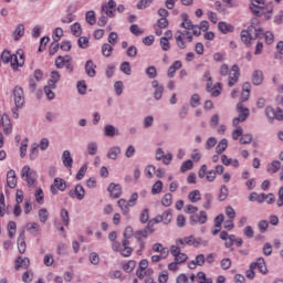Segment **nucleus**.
<instances>
[{
  "label": "nucleus",
  "mask_w": 283,
  "mask_h": 283,
  "mask_svg": "<svg viewBox=\"0 0 283 283\" xmlns=\"http://www.w3.org/2000/svg\"><path fill=\"white\" fill-rule=\"evenodd\" d=\"M7 185L10 189H14L17 187V172L14 169H10L7 172Z\"/></svg>",
  "instance_id": "4be33fe9"
},
{
  "label": "nucleus",
  "mask_w": 283,
  "mask_h": 283,
  "mask_svg": "<svg viewBox=\"0 0 283 283\" xmlns=\"http://www.w3.org/2000/svg\"><path fill=\"white\" fill-rule=\"evenodd\" d=\"M53 186L56 187L57 191H65V189H67V182L65 181V179L63 178H55L53 181Z\"/></svg>",
  "instance_id": "f704fd0d"
},
{
  "label": "nucleus",
  "mask_w": 283,
  "mask_h": 283,
  "mask_svg": "<svg viewBox=\"0 0 283 283\" xmlns=\"http://www.w3.org/2000/svg\"><path fill=\"white\" fill-rule=\"evenodd\" d=\"M9 207H6V196L3 193H0V218H3L6 213L8 212Z\"/></svg>",
  "instance_id": "a18cd8bd"
},
{
  "label": "nucleus",
  "mask_w": 283,
  "mask_h": 283,
  "mask_svg": "<svg viewBox=\"0 0 283 283\" xmlns=\"http://www.w3.org/2000/svg\"><path fill=\"white\" fill-rule=\"evenodd\" d=\"M163 191V181L161 180H157L151 188V193L153 196H158V193H161Z\"/></svg>",
  "instance_id": "bf43d9fd"
},
{
  "label": "nucleus",
  "mask_w": 283,
  "mask_h": 283,
  "mask_svg": "<svg viewBox=\"0 0 283 283\" xmlns=\"http://www.w3.org/2000/svg\"><path fill=\"white\" fill-rule=\"evenodd\" d=\"M190 106L193 107V108L200 106V95L193 94L190 97Z\"/></svg>",
  "instance_id": "774afa93"
},
{
  "label": "nucleus",
  "mask_w": 283,
  "mask_h": 283,
  "mask_svg": "<svg viewBox=\"0 0 283 283\" xmlns=\"http://www.w3.org/2000/svg\"><path fill=\"white\" fill-rule=\"evenodd\" d=\"M174 39L179 50H187V43H191L193 41V34H191V31L177 30Z\"/></svg>",
  "instance_id": "20e7f679"
},
{
  "label": "nucleus",
  "mask_w": 283,
  "mask_h": 283,
  "mask_svg": "<svg viewBox=\"0 0 283 283\" xmlns=\"http://www.w3.org/2000/svg\"><path fill=\"white\" fill-rule=\"evenodd\" d=\"M146 76H148L150 80L157 78L158 77V70L156 66H148L145 71Z\"/></svg>",
  "instance_id": "603ef678"
},
{
  "label": "nucleus",
  "mask_w": 283,
  "mask_h": 283,
  "mask_svg": "<svg viewBox=\"0 0 283 283\" xmlns=\"http://www.w3.org/2000/svg\"><path fill=\"white\" fill-rule=\"evenodd\" d=\"M227 147H229V140L227 138L221 139L216 147V154H223V151H227Z\"/></svg>",
  "instance_id": "ea45409f"
},
{
  "label": "nucleus",
  "mask_w": 283,
  "mask_h": 283,
  "mask_svg": "<svg viewBox=\"0 0 283 283\" xmlns=\"http://www.w3.org/2000/svg\"><path fill=\"white\" fill-rule=\"evenodd\" d=\"M250 10L256 17L264 15L265 19H271L273 14V3H268L264 0H251Z\"/></svg>",
  "instance_id": "f257e3e1"
},
{
  "label": "nucleus",
  "mask_w": 283,
  "mask_h": 283,
  "mask_svg": "<svg viewBox=\"0 0 283 283\" xmlns=\"http://www.w3.org/2000/svg\"><path fill=\"white\" fill-rule=\"evenodd\" d=\"M172 202L174 197L171 196V193H166L161 199L163 207H171Z\"/></svg>",
  "instance_id": "680f3d73"
},
{
  "label": "nucleus",
  "mask_w": 283,
  "mask_h": 283,
  "mask_svg": "<svg viewBox=\"0 0 283 283\" xmlns=\"http://www.w3.org/2000/svg\"><path fill=\"white\" fill-rule=\"evenodd\" d=\"M34 197L38 205H43V202H45V195L43 193V189L36 188Z\"/></svg>",
  "instance_id": "8fccbe9b"
},
{
  "label": "nucleus",
  "mask_w": 283,
  "mask_h": 283,
  "mask_svg": "<svg viewBox=\"0 0 283 283\" xmlns=\"http://www.w3.org/2000/svg\"><path fill=\"white\" fill-rule=\"evenodd\" d=\"M112 52H114V48L112 46V44L105 43L102 46V54L103 56L109 57L112 56Z\"/></svg>",
  "instance_id": "052dcab7"
},
{
  "label": "nucleus",
  "mask_w": 283,
  "mask_h": 283,
  "mask_svg": "<svg viewBox=\"0 0 283 283\" xmlns=\"http://www.w3.org/2000/svg\"><path fill=\"white\" fill-rule=\"evenodd\" d=\"M71 32L73 36H81L83 34V27H81V23L75 22L71 25Z\"/></svg>",
  "instance_id": "de8ad7c7"
},
{
  "label": "nucleus",
  "mask_w": 283,
  "mask_h": 283,
  "mask_svg": "<svg viewBox=\"0 0 283 283\" xmlns=\"http://www.w3.org/2000/svg\"><path fill=\"white\" fill-rule=\"evenodd\" d=\"M27 231H29L32 235H39V231H41V226L36 222H29L27 224Z\"/></svg>",
  "instance_id": "4c0bfd02"
},
{
  "label": "nucleus",
  "mask_w": 283,
  "mask_h": 283,
  "mask_svg": "<svg viewBox=\"0 0 283 283\" xmlns=\"http://www.w3.org/2000/svg\"><path fill=\"white\" fill-rule=\"evenodd\" d=\"M77 45L81 48V50H87V48H90V38L80 35Z\"/></svg>",
  "instance_id": "3c124183"
},
{
  "label": "nucleus",
  "mask_w": 283,
  "mask_h": 283,
  "mask_svg": "<svg viewBox=\"0 0 283 283\" xmlns=\"http://www.w3.org/2000/svg\"><path fill=\"white\" fill-rule=\"evenodd\" d=\"M218 28L222 34H229V32H233V30H234L233 25H231L227 22H219Z\"/></svg>",
  "instance_id": "e433bc0d"
},
{
  "label": "nucleus",
  "mask_w": 283,
  "mask_h": 283,
  "mask_svg": "<svg viewBox=\"0 0 283 283\" xmlns=\"http://www.w3.org/2000/svg\"><path fill=\"white\" fill-rule=\"evenodd\" d=\"M160 216H161L164 224H169V222H171V219L174 218V213L171 212V209L166 210Z\"/></svg>",
  "instance_id": "4d7b16f0"
},
{
  "label": "nucleus",
  "mask_w": 283,
  "mask_h": 283,
  "mask_svg": "<svg viewBox=\"0 0 283 283\" xmlns=\"http://www.w3.org/2000/svg\"><path fill=\"white\" fill-rule=\"evenodd\" d=\"M72 56L71 55H65V56H57L55 60V66L57 67V70H63V67H65V64L69 62V60H71Z\"/></svg>",
  "instance_id": "473e14b6"
},
{
  "label": "nucleus",
  "mask_w": 283,
  "mask_h": 283,
  "mask_svg": "<svg viewBox=\"0 0 283 283\" xmlns=\"http://www.w3.org/2000/svg\"><path fill=\"white\" fill-rule=\"evenodd\" d=\"M15 108L12 109L13 118H19L18 109H21L25 105V95L22 97H13Z\"/></svg>",
  "instance_id": "412c9836"
},
{
  "label": "nucleus",
  "mask_w": 283,
  "mask_h": 283,
  "mask_svg": "<svg viewBox=\"0 0 283 283\" xmlns=\"http://www.w3.org/2000/svg\"><path fill=\"white\" fill-rule=\"evenodd\" d=\"M227 198H229V188L226 185H223L220 188L219 200L220 202H224Z\"/></svg>",
  "instance_id": "13d9d810"
},
{
  "label": "nucleus",
  "mask_w": 283,
  "mask_h": 283,
  "mask_svg": "<svg viewBox=\"0 0 283 283\" xmlns=\"http://www.w3.org/2000/svg\"><path fill=\"white\" fill-rule=\"evenodd\" d=\"M102 12L109 19H114V17H116V1L108 0L107 3L102 6Z\"/></svg>",
  "instance_id": "9b49d317"
},
{
  "label": "nucleus",
  "mask_w": 283,
  "mask_h": 283,
  "mask_svg": "<svg viewBox=\"0 0 283 283\" xmlns=\"http://www.w3.org/2000/svg\"><path fill=\"white\" fill-rule=\"evenodd\" d=\"M251 269H258L263 275H266L269 273V269L266 268V261H264V258H259L255 262H252Z\"/></svg>",
  "instance_id": "4468645a"
},
{
  "label": "nucleus",
  "mask_w": 283,
  "mask_h": 283,
  "mask_svg": "<svg viewBox=\"0 0 283 283\" xmlns=\"http://www.w3.org/2000/svg\"><path fill=\"white\" fill-rule=\"evenodd\" d=\"M61 222H54V227L57 229V231H61L62 233L65 232V227H69L70 224V212L67 210L62 209L60 213Z\"/></svg>",
  "instance_id": "1a4fd4ad"
},
{
  "label": "nucleus",
  "mask_w": 283,
  "mask_h": 283,
  "mask_svg": "<svg viewBox=\"0 0 283 283\" xmlns=\"http://www.w3.org/2000/svg\"><path fill=\"white\" fill-rule=\"evenodd\" d=\"M9 238L12 240L17 235V222L10 221L7 226Z\"/></svg>",
  "instance_id": "864d4df0"
},
{
  "label": "nucleus",
  "mask_w": 283,
  "mask_h": 283,
  "mask_svg": "<svg viewBox=\"0 0 283 283\" xmlns=\"http://www.w3.org/2000/svg\"><path fill=\"white\" fill-rule=\"evenodd\" d=\"M25 249H28V245L25 244V231L22 230L18 237V251L23 254L25 253Z\"/></svg>",
  "instance_id": "b1692460"
},
{
  "label": "nucleus",
  "mask_w": 283,
  "mask_h": 283,
  "mask_svg": "<svg viewBox=\"0 0 283 283\" xmlns=\"http://www.w3.org/2000/svg\"><path fill=\"white\" fill-rule=\"evenodd\" d=\"M25 34V25L22 23L18 24L13 31L14 41H19Z\"/></svg>",
  "instance_id": "7c9ffc66"
},
{
  "label": "nucleus",
  "mask_w": 283,
  "mask_h": 283,
  "mask_svg": "<svg viewBox=\"0 0 283 283\" xmlns=\"http://www.w3.org/2000/svg\"><path fill=\"white\" fill-rule=\"evenodd\" d=\"M264 36L265 39V43L268 45H271L273 43V41H275V35H273V32L271 31H265L264 32V29H262V32H261V39Z\"/></svg>",
  "instance_id": "37998d69"
},
{
  "label": "nucleus",
  "mask_w": 283,
  "mask_h": 283,
  "mask_svg": "<svg viewBox=\"0 0 283 283\" xmlns=\"http://www.w3.org/2000/svg\"><path fill=\"white\" fill-rule=\"evenodd\" d=\"M151 87L155 88V92H154V98L155 101H160V98H163V94L165 92V86L160 85L158 83V80H154L151 82Z\"/></svg>",
  "instance_id": "f3484780"
},
{
  "label": "nucleus",
  "mask_w": 283,
  "mask_h": 283,
  "mask_svg": "<svg viewBox=\"0 0 283 283\" xmlns=\"http://www.w3.org/2000/svg\"><path fill=\"white\" fill-rule=\"evenodd\" d=\"M21 178L24 179L28 187H34V182H36V171H34L30 166H23L21 169Z\"/></svg>",
  "instance_id": "423d86ee"
},
{
  "label": "nucleus",
  "mask_w": 283,
  "mask_h": 283,
  "mask_svg": "<svg viewBox=\"0 0 283 283\" xmlns=\"http://www.w3.org/2000/svg\"><path fill=\"white\" fill-rule=\"evenodd\" d=\"M30 266V259L18 256L14 261V269L19 271V269H28Z\"/></svg>",
  "instance_id": "5701e85b"
},
{
  "label": "nucleus",
  "mask_w": 283,
  "mask_h": 283,
  "mask_svg": "<svg viewBox=\"0 0 283 283\" xmlns=\"http://www.w3.org/2000/svg\"><path fill=\"white\" fill-rule=\"evenodd\" d=\"M125 85L123 84V81H117L114 83V90H115V94L117 96H120L123 94V90H124Z\"/></svg>",
  "instance_id": "69168bd1"
},
{
  "label": "nucleus",
  "mask_w": 283,
  "mask_h": 283,
  "mask_svg": "<svg viewBox=\"0 0 283 283\" xmlns=\"http://www.w3.org/2000/svg\"><path fill=\"white\" fill-rule=\"evenodd\" d=\"M180 249L182 248L177 244L170 247V253L175 258V262L177 264H182V262H187V260H189V256L186 253L181 252Z\"/></svg>",
  "instance_id": "6e6552de"
},
{
  "label": "nucleus",
  "mask_w": 283,
  "mask_h": 283,
  "mask_svg": "<svg viewBox=\"0 0 283 283\" xmlns=\"http://www.w3.org/2000/svg\"><path fill=\"white\" fill-rule=\"evenodd\" d=\"M282 168V163L279 160H274L271 165L268 166L266 171L268 174H277V170Z\"/></svg>",
  "instance_id": "a19ab883"
},
{
  "label": "nucleus",
  "mask_w": 283,
  "mask_h": 283,
  "mask_svg": "<svg viewBox=\"0 0 283 283\" xmlns=\"http://www.w3.org/2000/svg\"><path fill=\"white\" fill-rule=\"evenodd\" d=\"M201 243V238H196L195 235L185 237L184 239H177L176 244L177 247H180L181 249H185V247H195V249H198Z\"/></svg>",
  "instance_id": "39448f33"
},
{
  "label": "nucleus",
  "mask_w": 283,
  "mask_h": 283,
  "mask_svg": "<svg viewBox=\"0 0 283 283\" xmlns=\"http://www.w3.org/2000/svg\"><path fill=\"white\" fill-rule=\"evenodd\" d=\"M265 116L270 123H273V120H275V111L273 109V107H265Z\"/></svg>",
  "instance_id": "e2e57ef3"
},
{
  "label": "nucleus",
  "mask_w": 283,
  "mask_h": 283,
  "mask_svg": "<svg viewBox=\"0 0 283 283\" xmlns=\"http://www.w3.org/2000/svg\"><path fill=\"white\" fill-rule=\"evenodd\" d=\"M255 39H262V28L250 25L247 30L241 31V41L248 48L251 46V41H255Z\"/></svg>",
  "instance_id": "7ed1b4c3"
},
{
  "label": "nucleus",
  "mask_w": 283,
  "mask_h": 283,
  "mask_svg": "<svg viewBox=\"0 0 283 283\" xmlns=\"http://www.w3.org/2000/svg\"><path fill=\"white\" fill-rule=\"evenodd\" d=\"M153 251H155V253H161L163 258H167L169 255V249L163 247V243H155L153 245Z\"/></svg>",
  "instance_id": "72a5a7b5"
},
{
  "label": "nucleus",
  "mask_w": 283,
  "mask_h": 283,
  "mask_svg": "<svg viewBox=\"0 0 283 283\" xmlns=\"http://www.w3.org/2000/svg\"><path fill=\"white\" fill-rule=\"evenodd\" d=\"M85 72L91 78H94V76H96V64H94L92 60L86 61Z\"/></svg>",
  "instance_id": "c85d7f7f"
},
{
  "label": "nucleus",
  "mask_w": 283,
  "mask_h": 283,
  "mask_svg": "<svg viewBox=\"0 0 283 283\" xmlns=\"http://www.w3.org/2000/svg\"><path fill=\"white\" fill-rule=\"evenodd\" d=\"M219 74L221 76H229L228 86L233 87V85H235V83L240 81V66H238V64H234L229 71V65L222 64L219 70Z\"/></svg>",
  "instance_id": "f03ea898"
},
{
  "label": "nucleus",
  "mask_w": 283,
  "mask_h": 283,
  "mask_svg": "<svg viewBox=\"0 0 283 283\" xmlns=\"http://www.w3.org/2000/svg\"><path fill=\"white\" fill-rule=\"evenodd\" d=\"M59 81H61V73H59V71H52L48 85H50V87H56V83H59Z\"/></svg>",
  "instance_id": "2f4dec72"
},
{
  "label": "nucleus",
  "mask_w": 283,
  "mask_h": 283,
  "mask_svg": "<svg viewBox=\"0 0 283 283\" xmlns=\"http://www.w3.org/2000/svg\"><path fill=\"white\" fill-rule=\"evenodd\" d=\"M122 154L120 146H113L107 151V158L109 160H118V156Z\"/></svg>",
  "instance_id": "393cba45"
},
{
  "label": "nucleus",
  "mask_w": 283,
  "mask_h": 283,
  "mask_svg": "<svg viewBox=\"0 0 283 283\" xmlns=\"http://www.w3.org/2000/svg\"><path fill=\"white\" fill-rule=\"evenodd\" d=\"M38 216H39L40 222H42V223H44V224H45V223L48 222V220L50 219V212H49L48 209H45V208L40 209L39 212H38Z\"/></svg>",
  "instance_id": "c03bdc74"
},
{
  "label": "nucleus",
  "mask_w": 283,
  "mask_h": 283,
  "mask_svg": "<svg viewBox=\"0 0 283 283\" xmlns=\"http://www.w3.org/2000/svg\"><path fill=\"white\" fill-rule=\"evenodd\" d=\"M62 163L66 169H72V165H74V159L72 158V153L70 150H64L62 154Z\"/></svg>",
  "instance_id": "aec40b11"
},
{
  "label": "nucleus",
  "mask_w": 283,
  "mask_h": 283,
  "mask_svg": "<svg viewBox=\"0 0 283 283\" xmlns=\"http://www.w3.org/2000/svg\"><path fill=\"white\" fill-rule=\"evenodd\" d=\"M118 128H115L114 125L107 124L104 126V135L107 136V138H114V136H118Z\"/></svg>",
  "instance_id": "cd10ccee"
},
{
  "label": "nucleus",
  "mask_w": 283,
  "mask_h": 283,
  "mask_svg": "<svg viewBox=\"0 0 283 283\" xmlns=\"http://www.w3.org/2000/svg\"><path fill=\"white\" fill-rule=\"evenodd\" d=\"M107 191L111 193V198H120L123 196V187L120 185L112 182L109 184Z\"/></svg>",
  "instance_id": "2eb2a0df"
},
{
  "label": "nucleus",
  "mask_w": 283,
  "mask_h": 283,
  "mask_svg": "<svg viewBox=\"0 0 283 283\" xmlns=\"http://www.w3.org/2000/svg\"><path fill=\"white\" fill-rule=\"evenodd\" d=\"M237 112H239V117L241 118V120H247V118H249V108L244 107V104L242 102H239L237 104Z\"/></svg>",
  "instance_id": "a878e982"
},
{
  "label": "nucleus",
  "mask_w": 283,
  "mask_h": 283,
  "mask_svg": "<svg viewBox=\"0 0 283 283\" xmlns=\"http://www.w3.org/2000/svg\"><path fill=\"white\" fill-rule=\"evenodd\" d=\"M88 156H96L98 154V143L88 142L86 145Z\"/></svg>",
  "instance_id": "c9c22d12"
},
{
  "label": "nucleus",
  "mask_w": 283,
  "mask_h": 283,
  "mask_svg": "<svg viewBox=\"0 0 283 283\" xmlns=\"http://www.w3.org/2000/svg\"><path fill=\"white\" fill-rule=\"evenodd\" d=\"M119 70L123 74H126V76H132V64H129V62H123Z\"/></svg>",
  "instance_id": "6e6d98bb"
},
{
  "label": "nucleus",
  "mask_w": 283,
  "mask_h": 283,
  "mask_svg": "<svg viewBox=\"0 0 283 283\" xmlns=\"http://www.w3.org/2000/svg\"><path fill=\"white\" fill-rule=\"evenodd\" d=\"M117 205H118V207H119V209H120V211H122V213H123L124 216H127V214L129 213V207H132V206H129V203H128L127 200H125V199H119V200L117 201Z\"/></svg>",
  "instance_id": "58836bf2"
},
{
  "label": "nucleus",
  "mask_w": 283,
  "mask_h": 283,
  "mask_svg": "<svg viewBox=\"0 0 283 283\" xmlns=\"http://www.w3.org/2000/svg\"><path fill=\"white\" fill-rule=\"evenodd\" d=\"M53 41H55L56 43H59L61 41V38L63 36V29L62 28H56L53 31Z\"/></svg>",
  "instance_id": "338daca9"
},
{
  "label": "nucleus",
  "mask_w": 283,
  "mask_h": 283,
  "mask_svg": "<svg viewBox=\"0 0 283 283\" xmlns=\"http://www.w3.org/2000/svg\"><path fill=\"white\" fill-rule=\"evenodd\" d=\"M151 233H154V228L147 226L145 229L136 231L134 238L135 240H147Z\"/></svg>",
  "instance_id": "dca6fc26"
},
{
  "label": "nucleus",
  "mask_w": 283,
  "mask_h": 283,
  "mask_svg": "<svg viewBox=\"0 0 283 283\" xmlns=\"http://www.w3.org/2000/svg\"><path fill=\"white\" fill-rule=\"evenodd\" d=\"M181 24L180 28H184V30H191L196 24L191 20H189V14L187 13H181Z\"/></svg>",
  "instance_id": "bb28decb"
},
{
  "label": "nucleus",
  "mask_w": 283,
  "mask_h": 283,
  "mask_svg": "<svg viewBox=\"0 0 283 283\" xmlns=\"http://www.w3.org/2000/svg\"><path fill=\"white\" fill-rule=\"evenodd\" d=\"M160 46L164 52H169V50L171 49V44L169 43V39H167V36H163L160 39Z\"/></svg>",
  "instance_id": "0e129e2a"
},
{
  "label": "nucleus",
  "mask_w": 283,
  "mask_h": 283,
  "mask_svg": "<svg viewBox=\"0 0 283 283\" xmlns=\"http://www.w3.org/2000/svg\"><path fill=\"white\" fill-rule=\"evenodd\" d=\"M10 63L12 70L14 71L19 70V67H23L25 64V55H23V50H18L17 54H12Z\"/></svg>",
  "instance_id": "0eeeda50"
},
{
  "label": "nucleus",
  "mask_w": 283,
  "mask_h": 283,
  "mask_svg": "<svg viewBox=\"0 0 283 283\" xmlns=\"http://www.w3.org/2000/svg\"><path fill=\"white\" fill-rule=\"evenodd\" d=\"M70 198H76V200H83L85 198V188L81 184L76 185L74 190L69 191Z\"/></svg>",
  "instance_id": "ddd939ff"
},
{
  "label": "nucleus",
  "mask_w": 283,
  "mask_h": 283,
  "mask_svg": "<svg viewBox=\"0 0 283 283\" xmlns=\"http://www.w3.org/2000/svg\"><path fill=\"white\" fill-rule=\"evenodd\" d=\"M188 200H190L193 203L200 202V200H202V195L200 193V190L190 191L188 195Z\"/></svg>",
  "instance_id": "79ce46f5"
},
{
  "label": "nucleus",
  "mask_w": 283,
  "mask_h": 283,
  "mask_svg": "<svg viewBox=\"0 0 283 283\" xmlns=\"http://www.w3.org/2000/svg\"><path fill=\"white\" fill-rule=\"evenodd\" d=\"M189 220L191 227H195V224H207L209 216L207 214V211L201 210L199 213L191 214Z\"/></svg>",
  "instance_id": "9d476101"
},
{
  "label": "nucleus",
  "mask_w": 283,
  "mask_h": 283,
  "mask_svg": "<svg viewBox=\"0 0 283 283\" xmlns=\"http://www.w3.org/2000/svg\"><path fill=\"white\" fill-rule=\"evenodd\" d=\"M52 90H56V87H52L50 84L44 86V94L49 101H54V98H56V94H54Z\"/></svg>",
  "instance_id": "5fc2aeb1"
},
{
  "label": "nucleus",
  "mask_w": 283,
  "mask_h": 283,
  "mask_svg": "<svg viewBox=\"0 0 283 283\" xmlns=\"http://www.w3.org/2000/svg\"><path fill=\"white\" fill-rule=\"evenodd\" d=\"M1 123L4 134L10 136V134H12V123L10 122V117L7 114L2 115Z\"/></svg>",
  "instance_id": "6ab92c4d"
},
{
  "label": "nucleus",
  "mask_w": 283,
  "mask_h": 283,
  "mask_svg": "<svg viewBox=\"0 0 283 283\" xmlns=\"http://www.w3.org/2000/svg\"><path fill=\"white\" fill-rule=\"evenodd\" d=\"M85 21H86V23H88V25H95L96 24V12L87 11L85 14Z\"/></svg>",
  "instance_id": "09e8293b"
},
{
  "label": "nucleus",
  "mask_w": 283,
  "mask_h": 283,
  "mask_svg": "<svg viewBox=\"0 0 283 283\" xmlns=\"http://www.w3.org/2000/svg\"><path fill=\"white\" fill-rule=\"evenodd\" d=\"M206 90L211 96L217 98L222 94V83L218 82L213 85V83H207Z\"/></svg>",
  "instance_id": "f8f14e48"
},
{
  "label": "nucleus",
  "mask_w": 283,
  "mask_h": 283,
  "mask_svg": "<svg viewBox=\"0 0 283 283\" xmlns=\"http://www.w3.org/2000/svg\"><path fill=\"white\" fill-rule=\"evenodd\" d=\"M249 96H251V83L245 82L242 85V93L239 103H247V101H249Z\"/></svg>",
  "instance_id": "a211bd4d"
},
{
  "label": "nucleus",
  "mask_w": 283,
  "mask_h": 283,
  "mask_svg": "<svg viewBox=\"0 0 283 283\" xmlns=\"http://www.w3.org/2000/svg\"><path fill=\"white\" fill-rule=\"evenodd\" d=\"M29 158L30 160H36L39 158V144L34 143L31 145Z\"/></svg>",
  "instance_id": "49530a36"
},
{
  "label": "nucleus",
  "mask_w": 283,
  "mask_h": 283,
  "mask_svg": "<svg viewBox=\"0 0 283 283\" xmlns=\"http://www.w3.org/2000/svg\"><path fill=\"white\" fill-rule=\"evenodd\" d=\"M264 82V73H262V71L256 70L252 73V83L253 85H262V83Z\"/></svg>",
  "instance_id": "c756f323"
}]
</instances>
